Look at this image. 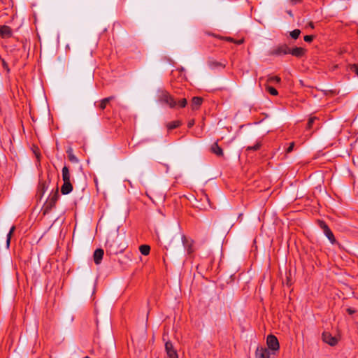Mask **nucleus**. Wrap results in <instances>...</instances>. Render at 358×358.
<instances>
[{
  "instance_id": "obj_9",
  "label": "nucleus",
  "mask_w": 358,
  "mask_h": 358,
  "mask_svg": "<svg viewBox=\"0 0 358 358\" xmlns=\"http://www.w3.org/2000/svg\"><path fill=\"white\" fill-rule=\"evenodd\" d=\"M306 52V50L303 48L295 47L294 48H289V54L296 57L300 58L305 55Z\"/></svg>"
},
{
  "instance_id": "obj_7",
  "label": "nucleus",
  "mask_w": 358,
  "mask_h": 358,
  "mask_svg": "<svg viewBox=\"0 0 358 358\" xmlns=\"http://www.w3.org/2000/svg\"><path fill=\"white\" fill-rule=\"evenodd\" d=\"M115 99V96H110L101 99L99 102H95V106L100 110H103L110 102Z\"/></svg>"
},
{
  "instance_id": "obj_26",
  "label": "nucleus",
  "mask_w": 358,
  "mask_h": 358,
  "mask_svg": "<svg viewBox=\"0 0 358 358\" xmlns=\"http://www.w3.org/2000/svg\"><path fill=\"white\" fill-rule=\"evenodd\" d=\"M48 189V185H46L45 182H40L38 191L41 192L42 194H43Z\"/></svg>"
},
{
  "instance_id": "obj_40",
  "label": "nucleus",
  "mask_w": 358,
  "mask_h": 358,
  "mask_svg": "<svg viewBox=\"0 0 358 358\" xmlns=\"http://www.w3.org/2000/svg\"><path fill=\"white\" fill-rule=\"evenodd\" d=\"M357 34H358V30H357Z\"/></svg>"
},
{
  "instance_id": "obj_32",
  "label": "nucleus",
  "mask_w": 358,
  "mask_h": 358,
  "mask_svg": "<svg viewBox=\"0 0 358 358\" xmlns=\"http://www.w3.org/2000/svg\"><path fill=\"white\" fill-rule=\"evenodd\" d=\"M210 66L211 68H216L217 66H221L222 64L217 62H210Z\"/></svg>"
},
{
  "instance_id": "obj_28",
  "label": "nucleus",
  "mask_w": 358,
  "mask_h": 358,
  "mask_svg": "<svg viewBox=\"0 0 358 358\" xmlns=\"http://www.w3.org/2000/svg\"><path fill=\"white\" fill-rule=\"evenodd\" d=\"M317 120L316 117H311L309 118L308 123H307V129H310L313 127V124L314 122Z\"/></svg>"
},
{
  "instance_id": "obj_3",
  "label": "nucleus",
  "mask_w": 358,
  "mask_h": 358,
  "mask_svg": "<svg viewBox=\"0 0 358 358\" xmlns=\"http://www.w3.org/2000/svg\"><path fill=\"white\" fill-rule=\"evenodd\" d=\"M289 48L286 44H282L273 48L270 51L271 55L281 56L289 54Z\"/></svg>"
},
{
  "instance_id": "obj_25",
  "label": "nucleus",
  "mask_w": 358,
  "mask_h": 358,
  "mask_svg": "<svg viewBox=\"0 0 358 358\" xmlns=\"http://www.w3.org/2000/svg\"><path fill=\"white\" fill-rule=\"evenodd\" d=\"M262 146V143L261 142H257L256 144L253 146H248L247 148H246V150L247 151H256V150H258L260 149Z\"/></svg>"
},
{
  "instance_id": "obj_15",
  "label": "nucleus",
  "mask_w": 358,
  "mask_h": 358,
  "mask_svg": "<svg viewBox=\"0 0 358 358\" xmlns=\"http://www.w3.org/2000/svg\"><path fill=\"white\" fill-rule=\"evenodd\" d=\"M72 189L73 186L71 182H64V184L61 187V192L62 194H68L72 191Z\"/></svg>"
},
{
  "instance_id": "obj_27",
  "label": "nucleus",
  "mask_w": 358,
  "mask_h": 358,
  "mask_svg": "<svg viewBox=\"0 0 358 358\" xmlns=\"http://www.w3.org/2000/svg\"><path fill=\"white\" fill-rule=\"evenodd\" d=\"M300 34H301V31L299 29H296L292 31L289 34H290V36L293 39L296 40V39H297L299 38Z\"/></svg>"
},
{
  "instance_id": "obj_30",
  "label": "nucleus",
  "mask_w": 358,
  "mask_h": 358,
  "mask_svg": "<svg viewBox=\"0 0 358 358\" xmlns=\"http://www.w3.org/2000/svg\"><path fill=\"white\" fill-rule=\"evenodd\" d=\"M314 36L313 35H306L304 36L303 39L307 43H310L313 41Z\"/></svg>"
},
{
  "instance_id": "obj_17",
  "label": "nucleus",
  "mask_w": 358,
  "mask_h": 358,
  "mask_svg": "<svg viewBox=\"0 0 358 358\" xmlns=\"http://www.w3.org/2000/svg\"><path fill=\"white\" fill-rule=\"evenodd\" d=\"M181 240L182 242V244L184 247L187 249L188 253H192L193 252V250L192 248V243L189 241L185 235L181 236Z\"/></svg>"
},
{
  "instance_id": "obj_6",
  "label": "nucleus",
  "mask_w": 358,
  "mask_h": 358,
  "mask_svg": "<svg viewBox=\"0 0 358 358\" xmlns=\"http://www.w3.org/2000/svg\"><path fill=\"white\" fill-rule=\"evenodd\" d=\"M166 358H178L176 350L174 349L172 343L168 341L165 343Z\"/></svg>"
},
{
  "instance_id": "obj_11",
  "label": "nucleus",
  "mask_w": 358,
  "mask_h": 358,
  "mask_svg": "<svg viewBox=\"0 0 358 358\" xmlns=\"http://www.w3.org/2000/svg\"><path fill=\"white\" fill-rule=\"evenodd\" d=\"M59 198L58 191L57 190L55 193H53L49 198L46 202V208H52L55 207L56 202L57 201Z\"/></svg>"
},
{
  "instance_id": "obj_31",
  "label": "nucleus",
  "mask_w": 358,
  "mask_h": 358,
  "mask_svg": "<svg viewBox=\"0 0 358 358\" xmlns=\"http://www.w3.org/2000/svg\"><path fill=\"white\" fill-rule=\"evenodd\" d=\"M228 41H233L234 43H235L237 45H241L243 43L244 40L243 39H240V40H238V41H235L234 40L233 38H227Z\"/></svg>"
},
{
  "instance_id": "obj_38",
  "label": "nucleus",
  "mask_w": 358,
  "mask_h": 358,
  "mask_svg": "<svg viewBox=\"0 0 358 358\" xmlns=\"http://www.w3.org/2000/svg\"><path fill=\"white\" fill-rule=\"evenodd\" d=\"M309 25H310V27L311 28H314V25H313V22H310Z\"/></svg>"
},
{
  "instance_id": "obj_24",
  "label": "nucleus",
  "mask_w": 358,
  "mask_h": 358,
  "mask_svg": "<svg viewBox=\"0 0 358 358\" xmlns=\"http://www.w3.org/2000/svg\"><path fill=\"white\" fill-rule=\"evenodd\" d=\"M265 88H266V90L269 93L271 94V95H273V96H276L278 95V92L277 91V90L271 86H270L269 85H265Z\"/></svg>"
},
{
  "instance_id": "obj_10",
  "label": "nucleus",
  "mask_w": 358,
  "mask_h": 358,
  "mask_svg": "<svg viewBox=\"0 0 358 358\" xmlns=\"http://www.w3.org/2000/svg\"><path fill=\"white\" fill-rule=\"evenodd\" d=\"M322 340L324 342L328 343L331 346H334L338 343V340L335 337L326 332L322 334Z\"/></svg>"
},
{
  "instance_id": "obj_20",
  "label": "nucleus",
  "mask_w": 358,
  "mask_h": 358,
  "mask_svg": "<svg viewBox=\"0 0 358 358\" xmlns=\"http://www.w3.org/2000/svg\"><path fill=\"white\" fill-rule=\"evenodd\" d=\"M66 153L68 154L69 159L71 162L77 163L78 162L77 157L73 155V150L71 148H69L67 150Z\"/></svg>"
},
{
  "instance_id": "obj_35",
  "label": "nucleus",
  "mask_w": 358,
  "mask_h": 358,
  "mask_svg": "<svg viewBox=\"0 0 358 358\" xmlns=\"http://www.w3.org/2000/svg\"><path fill=\"white\" fill-rule=\"evenodd\" d=\"M195 124V121L194 119L192 120H190L189 122H188V124H187V127L189 128H191L192 127L194 126V124Z\"/></svg>"
},
{
  "instance_id": "obj_34",
  "label": "nucleus",
  "mask_w": 358,
  "mask_h": 358,
  "mask_svg": "<svg viewBox=\"0 0 358 358\" xmlns=\"http://www.w3.org/2000/svg\"><path fill=\"white\" fill-rule=\"evenodd\" d=\"M294 146V142L291 143L287 149V152H292L293 150Z\"/></svg>"
},
{
  "instance_id": "obj_23",
  "label": "nucleus",
  "mask_w": 358,
  "mask_h": 358,
  "mask_svg": "<svg viewBox=\"0 0 358 358\" xmlns=\"http://www.w3.org/2000/svg\"><path fill=\"white\" fill-rule=\"evenodd\" d=\"M281 81V79L280 77L278 76H268L267 80H266V82L268 83H280Z\"/></svg>"
},
{
  "instance_id": "obj_12",
  "label": "nucleus",
  "mask_w": 358,
  "mask_h": 358,
  "mask_svg": "<svg viewBox=\"0 0 358 358\" xmlns=\"http://www.w3.org/2000/svg\"><path fill=\"white\" fill-rule=\"evenodd\" d=\"M104 255V252L103 249L98 248L94 252L93 258L94 263L98 265L101 262Z\"/></svg>"
},
{
  "instance_id": "obj_8",
  "label": "nucleus",
  "mask_w": 358,
  "mask_h": 358,
  "mask_svg": "<svg viewBox=\"0 0 358 358\" xmlns=\"http://www.w3.org/2000/svg\"><path fill=\"white\" fill-rule=\"evenodd\" d=\"M13 36L12 29L7 25H0V36L2 38H9Z\"/></svg>"
},
{
  "instance_id": "obj_14",
  "label": "nucleus",
  "mask_w": 358,
  "mask_h": 358,
  "mask_svg": "<svg viewBox=\"0 0 358 358\" xmlns=\"http://www.w3.org/2000/svg\"><path fill=\"white\" fill-rule=\"evenodd\" d=\"M211 152L216 155L218 157L223 156V150L222 148L218 145L217 142L214 143L210 148Z\"/></svg>"
},
{
  "instance_id": "obj_39",
  "label": "nucleus",
  "mask_w": 358,
  "mask_h": 358,
  "mask_svg": "<svg viewBox=\"0 0 358 358\" xmlns=\"http://www.w3.org/2000/svg\"><path fill=\"white\" fill-rule=\"evenodd\" d=\"M83 358H90V357H88V356H86V357H83Z\"/></svg>"
},
{
  "instance_id": "obj_19",
  "label": "nucleus",
  "mask_w": 358,
  "mask_h": 358,
  "mask_svg": "<svg viewBox=\"0 0 358 358\" xmlns=\"http://www.w3.org/2000/svg\"><path fill=\"white\" fill-rule=\"evenodd\" d=\"M180 124H181V122L180 121L176 120V121H172V122H169L166 124V127H167L168 130L170 131V130H172L173 129L178 127Z\"/></svg>"
},
{
  "instance_id": "obj_5",
  "label": "nucleus",
  "mask_w": 358,
  "mask_h": 358,
  "mask_svg": "<svg viewBox=\"0 0 358 358\" xmlns=\"http://www.w3.org/2000/svg\"><path fill=\"white\" fill-rule=\"evenodd\" d=\"M266 343L268 348L272 350L276 351L279 349V342L276 336L274 335H269L267 336Z\"/></svg>"
},
{
  "instance_id": "obj_21",
  "label": "nucleus",
  "mask_w": 358,
  "mask_h": 358,
  "mask_svg": "<svg viewBox=\"0 0 358 358\" xmlns=\"http://www.w3.org/2000/svg\"><path fill=\"white\" fill-rule=\"evenodd\" d=\"M141 253L143 255H148L150 251V247L148 245H141L139 247Z\"/></svg>"
},
{
  "instance_id": "obj_37",
  "label": "nucleus",
  "mask_w": 358,
  "mask_h": 358,
  "mask_svg": "<svg viewBox=\"0 0 358 358\" xmlns=\"http://www.w3.org/2000/svg\"><path fill=\"white\" fill-rule=\"evenodd\" d=\"M347 312L350 314V315H352L353 314L355 311V310L352 309V308H348L347 309Z\"/></svg>"
},
{
  "instance_id": "obj_18",
  "label": "nucleus",
  "mask_w": 358,
  "mask_h": 358,
  "mask_svg": "<svg viewBox=\"0 0 358 358\" xmlns=\"http://www.w3.org/2000/svg\"><path fill=\"white\" fill-rule=\"evenodd\" d=\"M62 173L63 181L64 182H71V180H70L71 176H70L69 170L66 166H64L62 168Z\"/></svg>"
},
{
  "instance_id": "obj_13",
  "label": "nucleus",
  "mask_w": 358,
  "mask_h": 358,
  "mask_svg": "<svg viewBox=\"0 0 358 358\" xmlns=\"http://www.w3.org/2000/svg\"><path fill=\"white\" fill-rule=\"evenodd\" d=\"M255 357L256 358H270V352L266 348H257Z\"/></svg>"
},
{
  "instance_id": "obj_1",
  "label": "nucleus",
  "mask_w": 358,
  "mask_h": 358,
  "mask_svg": "<svg viewBox=\"0 0 358 358\" xmlns=\"http://www.w3.org/2000/svg\"><path fill=\"white\" fill-rule=\"evenodd\" d=\"M106 252L110 255H117L124 250V246L122 245L121 238L118 234H113L108 236L106 243Z\"/></svg>"
},
{
  "instance_id": "obj_22",
  "label": "nucleus",
  "mask_w": 358,
  "mask_h": 358,
  "mask_svg": "<svg viewBox=\"0 0 358 358\" xmlns=\"http://www.w3.org/2000/svg\"><path fill=\"white\" fill-rule=\"evenodd\" d=\"M15 229V226H13L7 234V236H6V247H7V248H8L10 246L11 236H12V234L14 232Z\"/></svg>"
},
{
  "instance_id": "obj_2",
  "label": "nucleus",
  "mask_w": 358,
  "mask_h": 358,
  "mask_svg": "<svg viewBox=\"0 0 358 358\" xmlns=\"http://www.w3.org/2000/svg\"><path fill=\"white\" fill-rule=\"evenodd\" d=\"M158 101L168 105L171 108L177 106V101L174 99L173 96L164 90L159 91Z\"/></svg>"
},
{
  "instance_id": "obj_16",
  "label": "nucleus",
  "mask_w": 358,
  "mask_h": 358,
  "mask_svg": "<svg viewBox=\"0 0 358 358\" xmlns=\"http://www.w3.org/2000/svg\"><path fill=\"white\" fill-rule=\"evenodd\" d=\"M203 99L199 96H194L192 99L191 107L192 110H197L201 105Z\"/></svg>"
},
{
  "instance_id": "obj_36",
  "label": "nucleus",
  "mask_w": 358,
  "mask_h": 358,
  "mask_svg": "<svg viewBox=\"0 0 358 358\" xmlns=\"http://www.w3.org/2000/svg\"><path fill=\"white\" fill-rule=\"evenodd\" d=\"M352 69L355 71V73L358 75V64H354L352 67Z\"/></svg>"
},
{
  "instance_id": "obj_4",
  "label": "nucleus",
  "mask_w": 358,
  "mask_h": 358,
  "mask_svg": "<svg viewBox=\"0 0 358 358\" xmlns=\"http://www.w3.org/2000/svg\"><path fill=\"white\" fill-rule=\"evenodd\" d=\"M319 225L320 228L323 230L324 235L327 236V238L329 239L331 243L334 244L336 241V238L334 237L333 232L327 226V224L323 221H320Z\"/></svg>"
},
{
  "instance_id": "obj_29",
  "label": "nucleus",
  "mask_w": 358,
  "mask_h": 358,
  "mask_svg": "<svg viewBox=\"0 0 358 358\" xmlns=\"http://www.w3.org/2000/svg\"><path fill=\"white\" fill-rule=\"evenodd\" d=\"M187 105V99H182L178 102H177V106H178L180 108H185Z\"/></svg>"
},
{
  "instance_id": "obj_33",
  "label": "nucleus",
  "mask_w": 358,
  "mask_h": 358,
  "mask_svg": "<svg viewBox=\"0 0 358 358\" xmlns=\"http://www.w3.org/2000/svg\"><path fill=\"white\" fill-rule=\"evenodd\" d=\"M2 64L4 69L8 73L10 71V69L8 68V64L5 62L4 59H2Z\"/></svg>"
}]
</instances>
